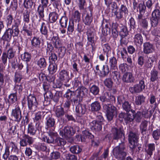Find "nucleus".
Instances as JSON below:
<instances>
[{"label": "nucleus", "mask_w": 160, "mask_h": 160, "mask_svg": "<svg viewBox=\"0 0 160 160\" xmlns=\"http://www.w3.org/2000/svg\"><path fill=\"white\" fill-rule=\"evenodd\" d=\"M16 51L13 47H11L7 50V52H3L2 55L1 60L2 63L5 65L7 62L8 59L9 62L11 63L12 68L15 69L17 63V59L15 58Z\"/></svg>", "instance_id": "nucleus-1"}, {"label": "nucleus", "mask_w": 160, "mask_h": 160, "mask_svg": "<svg viewBox=\"0 0 160 160\" xmlns=\"http://www.w3.org/2000/svg\"><path fill=\"white\" fill-rule=\"evenodd\" d=\"M125 149L124 143L122 142L120 143L113 149L112 153L113 155L118 159H123L126 155V153L124 151Z\"/></svg>", "instance_id": "nucleus-2"}, {"label": "nucleus", "mask_w": 160, "mask_h": 160, "mask_svg": "<svg viewBox=\"0 0 160 160\" xmlns=\"http://www.w3.org/2000/svg\"><path fill=\"white\" fill-rule=\"evenodd\" d=\"M58 77L63 85L67 87L70 86V83L69 82L70 78L68 72L65 70H61L59 72Z\"/></svg>", "instance_id": "nucleus-3"}, {"label": "nucleus", "mask_w": 160, "mask_h": 160, "mask_svg": "<svg viewBox=\"0 0 160 160\" xmlns=\"http://www.w3.org/2000/svg\"><path fill=\"white\" fill-rule=\"evenodd\" d=\"M78 130V127H71L69 126L65 127L63 129L60 130V135L63 138H69L74 134L76 131Z\"/></svg>", "instance_id": "nucleus-4"}, {"label": "nucleus", "mask_w": 160, "mask_h": 160, "mask_svg": "<svg viewBox=\"0 0 160 160\" xmlns=\"http://www.w3.org/2000/svg\"><path fill=\"white\" fill-rule=\"evenodd\" d=\"M28 106L29 110L31 112H34L37 110L38 103L35 96L30 94L27 96Z\"/></svg>", "instance_id": "nucleus-5"}, {"label": "nucleus", "mask_w": 160, "mask_h": 160, "mask_svg": "<svg viewBox=\"0 0 160 160\" xmlns=\"http://www.w3.org/2000/svg\"><path fill=\"white\" fill-rule=\"evenodd\" d=\"M103 108L106 112V115L108 120H112L114 116V113L115 112L116 108L111 104H104Z\"/></svg>", "instance_id": "nucleus-6"}, {"label": "nucleus", "mask_w": 160, "mask_h": 160, "mask_svg": "<svg viewBox=\"0 0 160 160\" xmlns=\"http://www.w3.org/2000/svg\"><path fill=\"white\" fill-rule=\"evenodd\" d=\"M21 20L19 18H17L14 21V24L11 28H8L10 33L12 34V36L13 37H17L19 33V26L20 25Z\"/></svg>", "instance_id": "nucleus-7"}, {"label": "nucleus", "mask_w": 160, "mask_h": 160, "mask_svg": "<svg viewBox=\"0 0 160 160\" xmlns=\"http://www.w3.org/2000/svg\"><path fill=\"white\" fill-rule=\"evenodd\" d=\"M145 84L144 80H140L138 84H136L133 87L129 88L130 92L132 94L139 93L141 92L145 88Z\"/></svg>", "instance_id": "nucleus-8"}, {"label": "nucleus", "mask_w": 160, "mask_h": 160, "mask_svg": "<svg viewBox=\"0 0 160 160\" xmlns=\"http://www.w3.org/2000/svg\"><path fill=\"white\" fill-rule=\"evenodd\" d=\"M128 10L126 6L124 4H122L119 8L118 11H117L116 13V19L118 20L128 14Z\"/></svg>", "instance_id": "nucleus-9"}, {"label": "nucleus", "mask_w": 160, "mask_h": 160, "mask_svg": "<svg viewBox=\"0 0 160 160\" xmlns=\"http://www.w3.org/2000/svg\"><path fill=\"white\" fill-rule=\"evenodd\" d=\"M76 96L79 98V102L82 101V98L87 96L88 93V90L85 87L81 86L78 87L75 91Z\"/></svg>", "instance_id": "nucleus-10"}, {"label": "nucleus", "mask_w": 160, "mask_h": 160, "mask_svg": "<svg viewBox=\"0 0 160 160\" xmlns=\"http://www.w3.org/2000/svg\"><path fill=\"white\" fill-rule=\"evenodd\" d=\"M100 99L102 102H115L116 99L114 96L111 93L106 92L100 97Z\"/></svg>", "instance_id": "nucleus-11"}, {"label": "nucleus", "mask_w": 160, "mask_h": 160, "mask_svg": "<svg viewBox=\"0 0 160 160\" xmlns=\"http://www.w3.org/2000/svg\"><path fill=\"white\" fill-rule=\"evenodd\" d=\"M122 82L127 83H132L135 82V79L132 73L127 72L124 73L122 77Z\"/></svg>", "instance_id": "nucleus-12"}, {"label": "nucleus", "mask_w": 160, "mask_h": 160, "mask_svg": "<svg viewBox=\"0 0 160 160\" xmlns=\"http://www.w3.org/2000/svg\"><path fill=\"white\" fill-rule=\"evenodd\" d=\"M128 139L130 148L132 149L134 148L136 146L138 141V136L135 133L130 132L128 135Z\"/></svg>", "instance_id": "nucleus-13"}, {"label": "nucleus", "mask_w": 160, "mask_h": 160, "mask_svg": "<svg viewBox=\"0 0 160 160\" xmlns=\"http://www.w3.org/2000/svg\"><path fill=\"white\" fill-rule=\"evenodd\" d=\"M137 19L141 27L145 29L147 28L148 24V18H144L143 16L141 14H138Z\"/></svg>", "instance_id": "nucleus-14"}, {"label": "nucleus", "mask_w": 160, "mask_h": 160, "mask_svg": "<svg viewBox=\"0 0 160 160\" xmlns=\"http://www.w3.org/2000/svg\"><path fill=\"white\" fill-rule=\"evenodd\" d=\"M92 14L91 9L86 11V14L84 16L83 22L86 25L89 26L92 21Z\"/></svg>", "instance_id": "nucleus-15"}, {"label": "nucleus", "mask_w": 160, "mask_h": 160, "mask_svg": "<svg viewBox=\"0 0 160 160\" xmlns=\"http://www.w3.org/2000/svg\"><path fill=\"white\" fill-rule=\"evenodd\" d=\"M21 58L22 60L27 63L26 66V72L28 73L29 72V68L28 64L27 63L30 62L31 60V54L28 52H25L21 55Z\"/></svg>", "instance_id": "nucleus-16"}, {"label": "nucleus", "mask_w": 160, "mask_h": 160, "mask_svg": "<svg viewBox=\"0 0 160 160\" xmlns=\"http://www.w3.org/2000/svg\"><path fill=\"white\" fill-rule=\"evenodd\" d=\"M128 34V31L127 27L125 26H122L119 31V35L121 37L120 42L122 44H125L127 43L126 42H125L124 40V38L126 37Z\"/></svg>", "instance_id": "nucleus-17"}, {"label": "nucleus", "mask_w": 160, "mask_h": 160, "mask_svg": "<svg viewBox=\"0 0 160 160\" xmlns=\"http://www.w3.org/2000/svg\"><path fill=\"white\" fill-rule=\"evenodd\" d=\"M75 110L77 115L79 117H81L86 111V105L79 103L76 107Z\"/></svg>", "instance_id": "nucleus-18"}, {"label": "nucleus", "mask_w": 160, "mask_h": 160, "mask_svg": "<svg viewBox=\"0 0 160 160\" xmlns=\"http://www.w3.org/2000/svg\"><path fill=\"white\" fill-rule=\"evenodd\" d=\"M11 115L17 120H20L22 119L21 111L18 106H16L15 108L12 110Z\"/></svg>", "instance_id": "nucleus-19"}, {"label": "nucleus", "mask_w": 160, "mask_h": 160, "mask_svg": "<svg viewBox=\"0 0 160 160\" xmlns=\"http://www.w3.org/2000/svg\"><path fill=\"white\" fill-rule=\"evenodd\" d=\"M143 52L144 53L148 54L152 52L154 48L153 45L149 42L143 43Z\"/></svg>", "instance_id": "nucleus-20"}, {"label": "nucleus", "mask_w": 160, "mask_h": 160, "mask_svg": "<svg viewBox=\"0 0 160 160\" xmlns=\"http://www.w3.org/2000/svg\"><path fill=\"white\" fill-rule=\"evenodd\" d=\"M133 42L137 46H141L143 42V38L141 34L140 33L135 34L133 38Z\"/></svg>", "instance_id": "nucleus-21"}, {"label": "nucleus", "mask_w": 160, "mask_h": 160, "mask_svg": "<svg viewBox=\"0 0 160 160\" xmlns=\"http://www.w3.org/2000/svg\"><path fill=\"white\" fill-rule=\"evenodd\" d=\"M78 137L79 138H80L82 142H85L87 138L92 139L94 138L93 135L87 130L82 131V136H78Z\"/></svg>", "instance_id": "nucleus-22"}, {"label": "nucleus", "mask_w": 160, "mask_h": 160, "mask_svg": "<svg viewBox=\"0 0 160 160\" xmlns=\"http://www.w3.org/2000/svg\"><path fill=\"white\" fill-rule=\"evenodd\" d=\"M155 145L154 143H151L147 144V147L145 149V152L146 154L151 157L153 154V152L155 150Z\"/></svg>", "instance_id": "nucleus-23"}, {"label": "nucleus", "mask_w": 160, "mask_h": 160, "mask_svg": "<svg viewBox=\"0 0 160 160\" xmlns=\"http://www.w3.org/2000/svg\"><path fill=\"white\" fill-rule=\"evenodd\" d=\"M37 121H33V122H31L28 125V132L31 135H34L36 133L37 129L35 126L36 125Z\"/></svg>", "instance_id": "nucleus-24"}, {"label": "nucleus", "mask_w": 160, "mask_h": 160, "mask_svg": "<svg viewBox=\"0 0 160 160\" xmlns=\"http://www.w3.org/2000/svg\"><path fill=\"white\" fill-rule=\"evenodd\" d=\"M12 37V34L10 33V31L8 28L4 32L1 39L4 41L9 42Z\"/></svg>", "instance_id": "nucleus-25"}, {"label": "nucleus", "mask_w": 160, "mask_h": 160, "mask_svg": "<svg viewBox=\"0 0 160 160\" xmlns=\"http://www.w3.org/2000/svg\"><path fill=\"white\" fill-rule=\"evenodd\" d=\"M90 108L92 112H98L101 108L100 104L98 101H95L91 104Z\"/></svg>", "instance_id": "nucleus-26"}, {"label": "nucleus", "mask_w": 160, "mask_h": 160, "mask_svg": "<svg viewBox=\"0 0 160 160\" xmlns=\"http://www.w3.org/2000/svg\"><path fill=\"white\" fill-rule=\"evenodd\" d=\"M47 23L42 22L41 26L40 32L41 33L46 37L48 36V29L47 27Z\"/></svg>", "instance_id": "nucleus-27"}, {"label": "nucleus", "mask_w": 160, "mask_h": 160, "mask_svg": "<svg viewBox=\"0 0 160 160\" xmlns=\"http://www.w3.org/2000/svg\"><path fill=\"white\" fill-rule=\"evenodd\" d=\"M112 132L113 139H118L122 137V133L120 130L116 128H113L112 129Z\"/></svg>", "instance_id": "nucleus-28"}, {"label": "nucleus", "mask_w": 160, "mask_h": 160, "mask_svg": "<svg viewBox=\"0 0 160 160\" xmlns=\"http://www.w3.org/2000/svg\"><path fill=\"white\" fill-rule=\"evenodd\" d=\"M36 63L38 66L41 68H44L47 66V62L45 58L42 57L37 59L36 61Z\"/></svg>", "instance_id": "nucleus-29"}, {"label": "nucleus", "mask_w": 160, "mask_h": 160, "mask_svg": "<svg viewBox=\"0 0 160 160\" xmlns=\"http://www.w3.org/2000/svg\"><path fill=\"white\" fill-rule=\"evenodd\" d=\"M90 125L95 129L98 130H101L102 128L101 121H92L90 123Z\"/></svg>", "instance_id": "nucleus-30"}, {"label": "nucleus", "mask_w": 160, "mask_h": 160, "mask_svg": "<svg viewBox=\"0 0 160 160\" xmlns=\"http://www.w3.org/2000/svg\"><path fill=\"white\" fill-rule=\"evenodd\" d=\"M131 111L133 114L132 115V116L131 114L129 115L128 117L129 119L130 120H133L134 119L139 120L141 119L142 114L140 112H138L135 114H134V111L131 110Z\"/></svg>", "instance_id": "nucleus-31"}, {"label": "nucleus", "mask_w": 160, "mask_h": 160, "mask_svg": "<svg viewBox=\"0 0 160 160\" xmlns=\"http://www.w3.org/2000/svg\"><path fill=\"white\" fill-rule=\"evenodd\" d=\"M9 148L10 147L8 142V143H5L4 152L2 156V158L4 160H7L8 158L9 157L10 154Z\"/></svg>", "instance_id": "nucleus-32"}, {"label": "nucleus", "mask_w": 160, "mask_h": 160, "mask_svg": "<svg viewBox=\"0 0 160 160\" xmlns=\"http://www.w3.org/2000/svg\"><path fill=\"white\" fill-rule=\"evenodd\" d=\"M146 97L143 95H140L136 97L135 103L137 105H140L145 102Z\"/></svg>", "instance_id": "nucleus-33"}, {"label": "nucleus", "mask_w": 160, "mask_h": 160, "mask_svg": "<svg viewBox=\"0 0 160 160\" xmlns=\"http://www.w3.org/2000/svg\"><path fill=\"white\" fill-rule=\"evenodd\" d=\"M52 40L55 48H58L61 46V42L58 36H53L52 38Z\"/></svg>", "instance_id": "nucleus-34"}, {"label": "nucleus", "mask_w": 160, "mask_h": 160, "mask_svg": "<svg viewBox=\"0 0 160 160\" xmlns=\"http://www.w3.org/2000/svg\"><path fill=\"white\" fill-rule=\"evenodd\" d=\"M81 13L78 10L75 11L72 14V21L79 22L81 20Z\"/></svg>", "instance_id": "nucleus-35"}, {"label": "nucleus", "mask_w": 160, "mask_h": 160, "mask_svg": "<svg viewBox=\"0 0 160 160\" xmlns=\"http://www.w3.org/2000/svg\"><path fill=\"white\" fill-rule=\"evenodd\" d=\"M155 60V58L154 56L149 57L145 64L146 68H149L152 67L153 65V63Z\"/></svg>", "instance_id": "nucleus-36"}, {"label": "nucleus", "mask_w": 160, "mask_h": 160, "mask_svg": "<svg viewBox=\"0 0 160 160\" xmlns=\"http://www.w3.org/2000/svg\"><path fill=\"white\" fill-rule=\"evenodd\" d=\"M109 63L112 69L116 70L117 69V61L115 57H113L110 59Z\"/></svg>", "instance_id": "nucleus-37"}, {"label": "nucleus", "mask_w": 160, "mask_h": 160, "mask_svg": "<svg viewBox=\"0 0 160 160\" xmlns=\"http://www.w3.org/2000/svg\"><path fill=\"white\" fill-rule=\"evenodd\" d=\"M58 15L55 12L50 13L49 15V21L50 23H53L55 22L58 18Z\"/></svg>", "instance_id": "nucleus-38"}, {"label": "nucleus", "mask_w": 160, "mask_h": 160, "mask_svg": "<svg viewBox=\"0 0 160 160\" xmlns=\"http://www.w3.org/2000/svg\"><path fill=\"white\" fill-rule=\"evenodd\" d=\"M41 44V40L39 38L34 37L31 40L32 46L35 48H39Z\"/></svg>", "instance_id": "nucleus-39"}, {"label": "nucleus", "mask_w": 160, "mask_h": 160, "mask_svg": "<svg viewBox=\"0 0 160 160\" xmlns=\"http://www.w3.org/2000/svg\"><path fill=\"white\" fill-rule=\"evenodd\" d=\"M100 71L103 76L108 75L110 72L109 68L108 65L101 66L100 67Z\"/></svg>", "instance_id": "nucleus-40"}, {"label": "nucleus", "mask_w": 160, "mask_h": 160, "mask_svg": "<svg viewBox=\"0 0 160 160\" xmlns=\"http://www.w3.org/2000/svg\"><path fill=\"white\" fill-rule=\"evenodd\" d=\"M38 77L40 81H43L44 80L46 79L49 82H52L55 79V77H52L51 80H49V78H50V77L49 76L46 77L44 73H42L39 74Z\"/></svg>", "instance_id": "nucleus-41"}, {"label": "nucleus", "mask_w": 160, "mask_h": 160, "mask_svg": "<svg viewBox=\"0 0 160 160\" xmlns=\"http://www.w3.org/2000/svg\"><path fill=\"white\" fill-rule=\"evenodd\" d=\"M109 10H111L112 12L113 13L115 16L118 8V5L115 2H113L110 4V7H107Z\"/></svg>", "instance_id": "nucleus-42"}, {"label": "nucleus", "mask_w": 160, "mask_h": 160, "mask_svg": "<svg viewBox=\"0 0 160 160\" xmlns=\"http://www.w3.org/2000/svg\"><path fill=\"white\" fill-rule=\"evenodd\" d=\"M64 114V111L62 108L59 106L57 108L55 111V114L57 117L62 118Z\"/></svg>", "instance_id": "nucleus-43"}, {"label": "nucleus", "mask_w": 160, "mask_h": 160, "mask_svg": "<svg viewBox=\"0 0 160 160\" xmlns=\"http://www.w3.org/2000/svg\"><path fill=\"white\" fill-rule=\"evenodd\" d=\"M147 121H144L142 122L140 125V129L143 135L146 134L147 126Z\"/></svg>", "instance_id": "nucleus-44"}, {"label": "nucleus", "mask_w": 160, "mask_h": 160, "mask_svg": "<svg viewBox=\"0 0 160 160\" xmlns=\"http://www.w3.org/2000/svg\"><path fill=\"white\" fill-rule=\"evenodd\" d=\"M57 65L55 62L51 63L48 68V70L49 73L52 74L54 73L57 71Z\"/></svg>", "instance_id": "nucleus-45"}, {"label": "nucleus", "mask_w": 160, "mask_h": 160, "mask_svg": "<svg viewBox=\"0 0 160 160\" xmlns=\"http://www.w3.org/2000/svg\"><path fill=\"white\" fill-rule=\"evenodd\" d=\"M70 151L73 153L78 154L81 152L82 148L78 145L71 146L70 149Z\"/></svg>", "instance_id": "nucleus-46"}, {"label": "nucleus", "mask_w": 160, "mask_h": 160, "mask_svg": "<svg viewBox=\"0 0 160 160\" xmlns=\"http://www.w3.org/2000/svg\"><path fill=\"white\" fill-rule=\"evenodd\" d=\"M90 92L94 95H98L99 92V88L96 85H93L90 88Z\"/></svg>", "instance_id": "nucleus-47"}, {"label": "nucleus", "mask_w": 160, "mask_h": 160, "mask_svg": "<svg viewBox=\"0 0 160 160\" xmlns=\"http://www.w3.org/2000/svg\"><path fill=\"white\" fill-rule=\"evenodd\" d=\"M54 143L57 145L61 147L66 144V142L64 141L63 139L60 138H58L55 139Z\"/></svg>", "instance_id": "nucleus-48"}, {"label": "nucleus", "mask_w": 160, "mask_h": 160, "mask_svg": "<svg viewBox=\"0 0 160 160\" xmlns=\"http://www.w3.org/2000/svg\"><path fill=\"white\" fill-rule=\"evenodd\" d=\"M74 30V23L73 21H70L67 28V33L69 34H72Z\"/></svg>", "instance_id": "nucleus-49"}, {"label": "nucleus", "mask_w": 160, "mask_h": 160, "mask_svg": "<svg viewBox=\"0 0 160 160\" xmlns=\"http://www.w3.org/2000/svg\"><path fill=\"white\" fill-rule=\"evenodd\" d=\"M68 18L65 16H62L59 20L61 27L64 28H66L67 26Z\"/></svg>", "instance_id": "nucleus-50"}, {"label": "nucleus", "mask_w": 160, "mask_h": 160, "mask_svg": "<svg viewBox=\"0 0 160 160\" xmlns=\"http://www.w3.org/2000/svg\"><path fill=\"white\" fill-rule=\"evenodd\" d=\"M151 78L150 80L152 82H154L157 81L158 79V72L155 70H152L150 73Z\"/></svg>", "instance_id": "nucleus-51"}, {"label": "nucleus", "mask_w": 160, "mask_h": 160, "mask_svg": "<svg viewBox=\"0 0 160 160\" xmlns=\"http://www.w3.org/2000/svg\"><path fill=\"white\" fill-rule=\"evenodd\" d=\"M58 48V56L60 58H62L66 53V49L63 46H60Z\"/></svg>", "instance_id": "nucleus-52"}, {"label": "nucleus", "mask_w": 160, "mask_h": 160, "mask_svg": "<svg viewBox=\"0 0 160 160\" xmlns=\"http://www.w3.org/2000/svg\"><path fill=\"white\" fill-rule=\"evenodd\" d=\"M46 7H47L44 6L41 4L38 6L37 11L39 15V17L40 18H43L44 17V9Z\"/></svg>", "instance_id": "nucleus-53"}, {"label": "nucleus", "mask_w": 160, "mask_h": 160, "mask_svg": "<svg viewBox=\"0 0 160 160\" xmlns=\"http://www.w3.org/2000/svg\"><path fill=\"white\" fill-rule=\"evenodd\" d=\"M76 94L75 91H72L68 89L64 95V97L67 99H71L72 96H75Z\"/></svg>", "instance_id": "nucleus-54"}, {"label": "nucleus", "mask_w": 160, "mask_h": 160, "mask_svg": "<svg viewBox=\"0 0 160 160\" xmlns=\"http://www.w3.org/2000/svg\"><path fill=\"white\" fill-rule=\"evenodd\" d=\"M156 97L153 95H151L149 98V101L150 104L154 105L153 108V110H154L157 107V103L156 102Z\"/></svg>", "instance_id": "nucleus-55"}, {"label": "nucleus", "mask_w": 160, "mask_h": 160, "mask_svg": "<svg viewBox=\"0 0 160 160\" xmlns=\"http://www.w3.org/2000/svg\"><path fill=\"white\" fill-rule=\"evenodd\" d=\"M77 4L80 10H84L86 4L85 0H78L77 2Z\"/></svg>", "instance_id": "nucleus-56"}, {"label": "nucleus", "mask_w": 160, "mask_h": 160, "mask_svg": "<svg viewBox=\"0 0 160 160\" xmlns=\"http://www.w3.org/2000/svg\"><path fill=\"white\" fill-rule=\"evenodd\" d=\"M104 85L108 88H111L113 85V82L111 78H106L104 81Z\"/></svg>", "instance_id": "nucleus-57"}, {"label": "nucleus", "mask_w": 160, "mask_h": 160, "mask_svg": "<svg viewBox=\"0 0 160 160\" xmlns=\"http://www.w3.org/2000/svg\"><path fill=\"white\" fill-rule=\"evenodd\" d=\"M122 107L123 109L127 112H129L131 110V104L128 101L124 102L122 104Z\"/></svg>", "instance_id": "nucleus-58"}, {"label": "nucleus", "mask_w": 160, "mask_h": 160, "mask_svg": "<svg viewBox=\"0 0 160 160\" xmlns=\"http://www.w3.org/2000/svg\"><path fill=\"white\" fill-rule=\"evenodd\" d=\"M17 100V94L16 93H12L9 96L8 102L9 103H13Z\"/></svg>", "instance_id": "nucleus-59"}, {"label": "nucleus", "mask_w": 160, "mask_h": 160, "mask_svg": "<svg viewBox=\"0 0 160 160\" xmlns=\"http://www.w3.org/2000/svg\"><path fill=\"white\" fill-rule=\"evenodd\" d=\"M30 13L28 10H26L23 13V20L27 23H28L30 21L29 19Z\"/></svg>", "instance_id": "nucleus-60"}, {"label": "nucleus", "mask_w": 160, "mask_h": 160, "mask_svg": "<svg viewBox=\"0 0 160 160\" xmlns=\"http://www.w3.org/2000/svg\"><path fill=\"white\" fill-rule=\"evenodd\" d=\"M138 8L139 12V14H141L142 15H143L146 8V6L144 3V2L143 3H140L139 4Z\"/></svg>", "instance_id": "nucleus-61"}, {"label": "nucleus", "mask_w": 160, "mask_h": 160, "mask_svg": "<svg viewBox=\"0 0 160 160\" xmlns=\"http://www.w3.org/2000/svg\"><path fill=\"white\" fill-rule=\"evenodd\" d=\"M9 147L12 148L11 151L15 153H18L19 151L17 147L15 144L13 142H8Z\"/></svg>", "instance_id": "nucleus-62"}, {"label": "nucleus", "mask_w": 160, "mask_h": 160, "mask_svg": "<svg viewBox=\"0 0 160 160\" xmlns=\"http://www.w3.org/2000/svg\"><path fill=\"white\" fill-rule=\"evenodd\" d=\"M20 71H16L15 73V81L18 82H20L22 78V76Z\"/></svg>", "instance_id": "nucleus-63"}, {"label": "nucleus", "mask_w": 160, "mask_h": 160, "mask_svg": "<svg viewBox=\"0 0 160 160\" xmlns=\"http://www.w3.org/2000/svg\"><path fill=\"white\" fill-rule=\"evenodd\" d=\"M152 135L155 140H158L160 137V129H157L154 131Z\"/></svg>", "instance_id": "nucleus-64"}]
</instances>
